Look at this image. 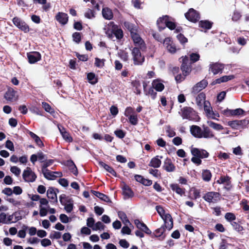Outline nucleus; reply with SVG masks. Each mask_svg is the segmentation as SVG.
I'll return each mask as SVG.
<instances>
[{
  "mask_svg": "<svg viewBox=\"0 0 249 249\" xmlns=\"http://www.w3.org/2000/svg\"><path fill=\"white\" fill-rule=\"evenodd\" d=\"M181 116L183 119L198 121L199 117L196 111L191 107H185L181 110Z\"/></svg>",
  "mask_w": 249,
  "mask_h": 249,
  "instance_id": "nucleus-1",
  "label": "nucleus"
},
{
  "mask_svg": "<svg viewBox=\"0 0 249 249\" xmlns=\"http://www.w3.org/2000/svg\"><path fill=\"white\" fill-rule=\"evenodd\" d=\"M132 60L135 65H142L144 61V57L142 55L141 49L134 47L131 51Z\"/></svg>",
  "mask_w": 249,
  "mask_h": 249,
  "instance_id": "nucleus-2",
  "label": "nucleus"
},
{
  "mask_svg": "<svg viewBox=\"0 0 249 249\" xmlns=\"http://www.w3.org/2000/svg\"><path fill=\"white\" fill-rule=\"evenodd\" d=\"M131 36L135 45V47H138L142 51L146 50V44L138 34L136 32H132Z\"/></svg>",
  "mask_w": 249,
  "mask_h": 249,
  "instance_id": "nucleus-3",
  "label": "nucleus"
},
{
  "mask_svg": "<svg viewBox=\"0 0 249 249\" xmlns=\"http://www.w3.org/2000/svg\"><path fill=\"white\" fill-rule=\"evenodd\" d=\"M203 198L208 203H215L220 200V194L216 192H208L203 196Z\"/></svg>",
  "mask_w": 249,
  "mask_h": 249,
  "instance_id": "nucleus-4",
  "label": "nucleus"
},
{
  "mask_svg": "<svg viewBox=\"0 0 249 249\" xmlns=\"http://www.w3.org/2000/svg\"><path fill=\"white\" fill-rule=\"evenodd\" d=\"M22 178L25 182H33L36 180L37 176L30 167H27L23 172Z\"/></svg>",
  "mask_w": 249,
  "mask_h": 249,
  "instance_id": "nucleus-5",
  "label": "nucleus"
},
{
  "mask_svg": "<svg viewBox=\"0 0 249 249\" xmlns=\"http://www.w3.org/2000/svg\"><path fill=\"white\" fill-rule=\"evenodd\" d=\"M249 124V121L246 119L231 121L228 122V125L234 129L244 128Z\"/></svg>",
  "mask_w": 249,
  "mask_h": 249,
  "instance_id": "nucleus-6",
  "label": "nucleus"
},
{
  "mask_svg": "<svg viewBox=\"0 0 249 249\" xmlns=\"http://www.w3.org/2000/svg\"><path fill=\"white\" fill-rule=\"evenodd\" d=\"M182 64L181 66V70L182 71L183 74L184 76L189 75L191 71V62L189 58L187 56L182 57Z\"/></svg>",
  "mask_w": 249,
  "mask_h": 249,
  "instance_id": "nucleus-7",
  "label": "nucleus"
},
{
  "mask_svg": "<svg viewBox=\"0 0 249 249\" xmlns=\"http://www.w3.org/2000/svg\"><path fill=\"white\" fill-rule=\"evenodd\" d=\"M13 24L20 30L24 33L29 32L30 28L26 22L18 17H15L13 19Z\"/></svg>",
  "mask_w": 249,
  "mask_h": 249,
  "instance_id": "nucleus-8",
  "label": "nucleus"
},
{
  "mask_svg": "<svg viewBox=\"0 0 249 249\" xmlns=\"http://www.w3.org/2000/svg\"><path fill=\"white\" fill-rule=\"evenodd\" d=\"M225 65L219 62H213L209 65V71L214 75L221 73L224 69Z\"/></svg>",
  "mask_w": 249,
  "mask_h": 249,
  "instance_id": "nucleus-9",
  "label": "nucleus"
},
{
  "mask_svg": "<svg viewBox=\"0 0 249 249\" xmlns=\"http://www.w3.org/2000/svg\"><path fill=\"white\" fill-rule=\"evenodd\" d=\"M221 112L225 116L229 117L243 114L244 111L240 108L235 109L227 108L222 110Z\"/></svg>",
  "mask_w": 249,
  "mask_h": 249,
  "instance_id": "nucleus-10",
  "label": "nucleus"
},
{
  "mask_svg": "<svg viewBox=\"0 0 249 249\" xmlns=\"http://www.w3.org/2000/svg\"><path fill=\"white\" fill-rule=\"evenodd\" d=\"M192 154L195 157L200 159H204L208 157L209 153L204 149H200L197 148L192 147L191 150Z\"/></svg>",
  "mask_w": 249,
  "mask_h": 249,
  "instance_id": "nucleus-11",
  "label": "nucleus"
},
{
  "mask_svg": "<svg viewBox=\"0 0 249 249\" xmlns=\"http://www.w3.org/2000/svg\"><path fill=\"white\" fill-rule=\"evenodd\" d=\"M58 191L57 189H55L53 187H49L47 191V196L48 198L50 200V202L53 203L57 202V197L56 193Z\"/></svg>",
  "mask_w": 249,
  "mask_h": 249,
  "instance_id": "nucleus-12",
  "label": "nucleus"
},
{
  "mask_svg": "<svg viewBox=\"0 0 249 249\" xmlns=\"http://www.w3.org/2000/svg\"><path fill=\"white\" fill-rule=\"evenodd\" d=\"M186 18L189 21L195 22L199 19L198 13L193 8L189 10L185 14Z\"/></svg>",
  "mask_w": 249,
  "mask_h": 249,
  "instance_id": "nucleus-13",
  "label": "nucleus"
},
{
  "mask_svg": "<svg viewBox=\"0 0 249 249\" xmlns=\"http://www.w3.org/2000/svg\"><path fill=\"white\" fill-rule=\"evenodd\" d=\"M6 100L10 102H14L18 100V95L17 92L12 88L8 89L4 95Z\"/></svg>",
  "mask_w": 249,
  "mask_h": 249,
  "instance_id": "nucleus-14",
  "label": "nucleus"
},
{
  "mask_svg": "<svg viewBox=\"0 0 249 249\" xmlns=\"http://www.w3.org/2000/svg\"><path fill=\"white\" fill-rule=\"evenodd\" d=\"M111 26L112 32L115 35L117 39H120L123 37V32L121 29L119 28L113 22H110L108 24Z\"/></svg>",
  "mask_w": 249,
  "mask_h": 249,
  "instance_id": "nucleus-15",
  "label": "nucleus"
},
{
  "mask_svg": "<svg viewBox=\"0 0 249 249\" xmlns=\"http://www.w3.org/2000/svg\"><path fill=\"white\" fill-rule=\"evenodd\" d=\"M208 82L206 80L203 79L196 84L192 88V93L193 94H197L199 91L207 87Z\"/></svg>",
  "mask_w": 249,
  "mask_h": 249,
  "instance_id": "nucleus-16",
  "label": "nucleus"
},
{
  "mask_svg": "<svg viewBox=\"0 0 249 249\" xmlns=\"http://www.w3.org/2000/svg\"><path fill=\"white\" fill-rule=\"evenodd\" d=\"M42 173L45 178L50 180H53L57 177H61L62 176V174L61 172H52L49 170H45L44 172Z\"/></svg>",
  "mask_w": 249,
  "mask_h": 249,
  "instance_id": "nucleus-17",
  "label": "nucleus"
},
{
  "mask_svg": "<svg viewBox=\"0 0 249 249\" xmlns=\"http://www.w3.org/2000/svg\"><path fill=\"white\" fill-rule=\"evenodd\" d=\"M69 17L66 13L58 12L55 16V19L61 25L66 24L68 21Z\"/></svg>",
  "mask_w": 249,
  "mask_h": 249,
  "instance_id": "nucleus-18",
  "label": "nucleus"
},
{
  "mask_svg": "<svg viewBox=\"0 0 249 249\" xmlns=\"http://www.w3.org/2000/svg\"><path fill=\"white\" fill-rule=\"evenodd\" d=\"M29 62L34 64L38 61L41 59V54L37 52H34L27 54Z\"/></svg>",
  "mask_w": 249,
  "mask_h": 249,
  "instance_id": "nucleus-19",
  "label": "nucleus"
},
{
  "mask_svg": "<svg viewBox=\"0 0 249 249\" xmlns=\"http://www.w3.org/2000/svg\"><path fill=\"white\" fill-rule=\"evenodd\" d=\"M191 133L194 137L198 138H203L202 129L197 125H193L190 127Z\"/></svg>",
  "mask_w": 249,
  "mask_h": 249,
  "instance_id": "nucleus-20",
  "label": "nucleus"
},
{
  "mask_svg": "<svg viewBox=\"0 0 249 249\" xmlns=\"http://www.w3.org/2000/svg\"><path fill=\"white\" fill-rule=\"evenodd\" d=\"M163 45L170 53H174L176 52L175 45L171 41L170 38L167 37L164 39Z\"/></svg>",
  "mask_w": 249,
  "mask_h": 249,
  "instance_id": "nucleus-21",
  "label": "nucleus"
},
{
  "mask_svg": "<svg viewBox=\"0 0 249 249\" xmlns=\"http://www.w3.org/2000/svg\"><path fill=\"white\" fill-rule=\"evenodd\" d=\"M134 223L137 228L144 232L147 234H150L151 231L149 229L147 226L143 222H141L139 219H136L134 221Z\"/></svg>",
  "mask_w": 249,
  "mask_h": 249,
  "instance_id": "nucleus-22",
  "label": "nucleus"
},
{
  "mask_svg": "<svg viewBox=\"0 0 249 249\" xmlns=\"http://www.w3.org/2000/svg\"><path fill=\"white\" fill-rule=\"evenodd\" d=\"M230 179L231 178L228 176H221L216 182L218 184H225V188L227 190H230L231 187Z\"/></svg>",
  "mask_w": 249,
  "mask_h": 249,
  "instance_id": "nucleus-23",
  "label": "nucleus"
},
{
  "mask_svg": "<svg viewBox=\"0 0 249 249\" xmlns=\"http://www.w3.org/2000/svg\"><path fill=\"white\" fill-rule=\"evenodd\" d=\"M163 168L168 172H174L176 169L175 166L172 163L171 160L168 158L165 159Z\"/></svg>",
  "mask_w": 249,
  "mask_h": 249,
  "instance_id": "nucleus-24",
  "label": "nucleus"
},
{
  "mask_svg": "<svg viewBox=\"0 0 249 249\" xmlns=\"http://www.w3.org/2000/svg\"><path fill=\"white\" fill-rule=\"evenodd\" d=\"M164 222V226L167 229L170 230L173 226V221L171 215L169 213H166L165 216L162 218Z\"/></svg>",
  "mask_w": 249,
  "mask_h": 249,
  "instance_id": "nucleus-25",
  "label": "nucleus"
},
{
  "mask_svg": "<svg viewBox=\"0 0 249 249\" xmlns=\"http://www.w3.org/2000/svg\"><path fill=\"white\" fill-rule=\"evenodd\" d=\"M102 14L103 17L107 20H111L113 18V14L112 10L107 7L103 8Z\"/></svg>",
  "mask_w": 249,
  "mask_h": 249,
  "instance_id": "nucleus-26",
  "label": "nucleus"
},
{
  "mask_svg": "<svg viewBox=\"0 0 249 249\" xmlns=\"http://www.w3.org/2000/svg\"><path fill=\"white\" fill-rule=\"evenodd\" d=\"M169 18L168 16H164L157 20V24L160 31L165 28V25Z\"/></svg>",
  "mask_w": 249,
  "mask_h": 249,
  "instance_id": "nucleus-27",
  "label": "nucleus"
},
{
  "mask_svg": "<svg viewBox=\"0 0 249 249\" xmlns=\"http://www.w3.org/2000/svg\"><path fill=\"white\" fill-rule=\"evenodd\" d=\"M162 158V156H156L151 160L148 165L155 168L160 167L161 163L160 159Z\"/></svg>",
  "mask_w": 249,
  "mask_h": 249,
  "instance_id": "nucleus-28",
  "label": "nucleus"
},
{
  "mask_svg": "<svg viewBox=\"0 0 249 249\" xmlns=\"http://www.w3.org/2000/svg\"><path fill=\"white\" fill-rule=\"evenodd\" d=\"M147 83L145 82H143V88L144 92L146 95H149L151 96L153 99H155L157 96V92L154 91V88L152 87L150 88L148 91L146 90Z\"/></svg>",
  "mask_w": 249,
  "mask_h": 249,
  "instance_id": "nucleus-29",
  "label": "nucleus"
},
{
  "mask_svg": "<svg viewBox=\"0 0 249 249\" xmlns=\"http://www.w3.org/2000/svg\"><path fill=\"white\" fill-rule=\"evenodd\" d=\"M202 135L203 138H210L214 137L213 131L210 128L205 125H202Z\"/></svg>",
  "mask_w": 249,
  "mask_h": 249,
  "instance_id": "nucleus-30",
  "label": "nucleus"
},
{
  "mask_svg": "<svg viewBox=\"0 0 249 249\" xmlns=\"http://www.w3.org/2000/svg\"><path fill=\"white\" fill-rule=\"evenodd\" d=\"M59 130L63 138V139L68 142L72 141V138L70 136L69 133L66 131L65 129L61 126H58Z\"/></svg>",
  "mask_w": 249,
  "mask_h": 249,
  "instance_id": "nucleus-31",
  "label": "nucleus"
},
{
  "mask_svg": "<svg viewBox=\"0 0 249 249\" xmlns=\"http://www.w3.org/2000/svg\"><path fill=\"white\" fill-rule=\"evenodd\" d=\"M233 78L234 76L232 75H225L219 78L215 79L212 82V84L215 85L216 84H221L222 83L226 82L229 80L232 79Z\"/></svg>",
  "mask_w": 249,
  "mask_h": 249,
  "instance_id": "nucleus-32",
  "label": "nucleus"
},
{
  "mask_svg": "<svg viewBox=\"0 0 249 249\" xmlns=\"http://www.w3.org/2000/svg\"><path fill=\"white\" fill-rule=\"evenodd\" d=\"M152 87L157 91H161L164 89V85L159 80L156 79L153 81Z\"/></svg>",
  "mask_w": 249,
  "mask_h": 249,
  "instance_id": "nucleus-33",
  "label": "nucleus"
},
{
  "mask_svg": "<svg viewBox=\"0 0 249 249\" xmlns=\"http://www.w3.org/2000/svg\"><path fill=\"white\" fill-rule=\"evenodd\" d=\"M205 94L203 92L200 93L196 97V103L197 106L201 107L204 104V102H207L205 101Z\"/></svg>",
  "mask_w": 249,
  "mask_h": 249,
  "instance_id": "nucleus-34",
  "label": "nucleus"
},
{
  "mask_svg": "<svg viewBox=\"0 0 249 249\" xmlns=\"http://www.w3.org/2000/svg\"><path fill=\"white\" fill-rule=\"evenodd\" d=\"M29 134L30 137L35 141L37 145L40 147H42L44 146L43 143L38 136L31 131H29Z\"/></svg>",
  "mask_w": 249,
  "mask_h": 249,
  "instance_id": "nucleus-35",
  "label": "nucleus"
},
{
  "mask_svg": "<svg viewBox=\"0 0 249 249\" xmlns=\"http://www.w3.org/2000/svg\"><path fill=\"white\" fill-rule=\"evenodd\" d=\"M207 124L209 127L216 131H220L223 129L224 128L223 126L220 124L215 123L212 121H207Z\"/></svg>",
  "mask_w": 249,
  "mask_h": 249,
  "instance_id": "nucleus-36",
  "label": "nucleus"
},
{
  "mask_svg": "<svg viewBox=\"0 0 249 249\" xmlns=\"http://www.w3.org/2000/svg\"><path fill=\"white\" fill-rule=\"evenodd\" d=\"M171 188L173 191H175L180 196H182L185 194V189L180 188L177 184H171Z\"/></svg>",
  "mask_w": 249,
  "mask_h": 249,
  "instance_id": "nucleus-37",
  "label": "nucleus"
},
{
  "mask_svg": "<svg viewBox=\"0 0 249 249\" xmlns=\"http://www.w3.org/2000/svg\"><path fill=\"white\" fill-rule=\"evenodd\" d=\"M91 192L94 196L104 201L109 202L110 201L109 198L104 194L95 191H91Z\"/></svg>",
  "mask_w": 249,
  "mask_h": 249,
  "instance_id": "nucleus-38",
  "label": "nucleus"
},
{
  "mask_svg": "<svg viewBox=\"0 0 249 249\" xmlns=\"http://www.w3.org/2000/svg\"><path fill=\"white\" fill-rule=\"evenodd\" d=\"M123 195L126 198L132 197L134 196L133 191L128 186L125 185L123 188Z\"/></svg>",
  "mask_w": 249,
  "mask_h": 249,
  "instance_id": "nucleus-39",
  "label": "nucleus"
},
{
  "mask_svg": "<svg viewBox=\"0 0 249 249\" xmlns=\"http://www.w3.org/2000/svg\"><path fill=\"white\" fill-rule=\"evenodd\" d=\"M87 79L89 82L92 85H95L98 82V78L93 72H89L88 74Z\"/></svg>",
  "mask_w": 249,
  "mask_h": 249,
  "instance_id": "nucleus-40",
  "label": "nucleus"
},
{
  "mask_svg": "<svg viewBox=\"0 0 249 249\" xmlns=\"http://www.w3.org/2000/svg\"><path fill=\"white\" fill-rule=\"evenodd\" d=\"M99 164L101 167H103L105 170H106L107 172L110 173L113 176L115 177L116 176V172L112 167L109 166L108 165L106 164L103 162H100Z\"/></svg>",
  "mask_w": 249,
  "mask_h": 249,
  "instance_id": "nucleus-41",
  "label": "nucleus"
},
{
  "mask_svg": "<svg viewBox=\"0 0 249 249\" xmlns=\"http://www.w3.org/2000/svg\"><path fill=\"white\" fill-rule=\"evenodd\" d=\"M202 178L205 181H209L212 178V174L209 170H204L202 172Z\"/></svg>",
  "mask_w": 249,
  "mask_h": 249,
  "instance_id": "nucleus-42",
  "label": "nucleus"
},
{
  "mask_svg": "<svg viewBox=\"0 0 249 249\" xmlns=\"http://www.w3.org/2000/svg\"><path fill=\"white\" fill-rule=\"evenodd\" d=\"M199 26L202 28L209 30L211 28L212 23L208 20H201L199 22Z\"/></svg>",
  "mask_w": 249,
  "mask_h": 249,
  "instance_id": "nucleus-43",
  "label": "nucleus"
},
{
  "mask_svg": "<svg viewBox=\"0 0 249 249\" xmlns=\"http://www.w3.org/2000/svg\"><path fill=\"white\" fill-rule=\"evenodd\" d=\"M118 216L119 218L122 220L124 224L127 225V224H130V222L129 220L127 219L126 215L124 212H119Z\"/></svg>",
  "mask_w": 249,
  "mask_h": 249,
  "instance_id": "nucleus-44",
  "label": "nucleus"
},
{
  "mask_svg": "<svg viewBox=\"0 0 249 249\" xmlns=\"http://www.w3.org/2000/svg\"><path fill=\"white\" fill-rule=\"evenodd\" d=\"M132 85L133 87L135 88L134 92L137 94H140L141 93L140 88H141V84L139 81H135L132 82Z\"/></svg>",
  "mask_w": 249,
  "mask_h": 249,
  "instance_id": "nucleus-45",
  "label": "nucleus"
},
{
  "mask_svg": "<svg viewBox=\"0 0 249 249\" xmlns=\"http://www.w3.org/2000/svg\"><path fill=\"white\" fill-rule=\"evenodd\" d=\"M124 27L127 28L132 35V32H136L134 29V25L129 22L125 21L124 22Z\"/></svg>",
  "mask_w": 249,
  "mask_h": 249,
  "instance_id": "nucleus-46",
  "label": "nucleus"
},
{
  "mask_svg": "<svg viewBox=\"0 0 249 249\" xmlns=\"http://www.w3.org/2000/svg\"><path fill=\"white\" fill-rule=\"evenodd\" d=\"M241 16L242 15L240 12L235 10L232 14L231 19L233 21L236 22L241 18Z\"/></svg>",
  "mask_w": 249,
  "mask_h": 249,
  "instance_id": "nucleus-47",
  "label": "nucleus"
},
{
  "mask_svg": "<svg viewBox=\"0 0 249 249\" xmlns=\"http://www.w3.org/2000/svg\"><path fill=\"white\" fill-rule=\"evenodd\" d=\"M84 16L87 18L91 19L95 17V13L93 10L88 9L85 12Z\"/></svg>",
  "mask_w": 249,
  "mask_h": 249,
  "instance_id": "nucleus-48",
  "label": "nucleus"
},
{
  "mask_svg": "<svg viewBox=\"0 0 249 249\" xmlns=\"http://www.w3.org/2000/svg\"><path fill=\"white\" fill-rule=\"evenodd\" d=\"M225 218L229 222H233V220H235V215L232 213H227L225 215Z\"/></svg>",
  "mask_w": 249,
  "mask_h": 249,
  "instance_id": "nucleus-49",
  "label": "nucleus"
},
{
  "mask_svg": "<svg viewBox=\"0 0 249 249\" xmlns=\"http://www.w3.org/2000/svg\"><path fill=\"white\" fill-rule=\"evenodd\" d=\"M156 210L162 219L165 216L166 213H165V211L162 206L160 205L157 206Z\"/></svg>",
  "mask_w": 249,
  "mask_h": 249,
  "instance_id": "nucleus-50",
  "label": "nucleus"
},
{
  "mask_svg": "<svg viewBox=\"0 0 249 249\" xmlns=\"http://www.w3.org/2000/svg\"><path fill=\"white\" fill-rule=\"evenodd\" d=\"M128 119L129 123L132 125H135L138 124V119L137 115L135 114L128 117Z\"/></svg>",
  "mask_w": 249,
  "mask_h": 249,
  "instance_id": "nucleus-51",
  "label": "nucleus"
},
{
  "mask_svg": "<svg viewBox=\"0 0 249 249\" xmlns=\"http://www.w3.org/2000/svg\"><path fill=\"white\" fill-rule=\"evenodd\" d=\"M42 106L43 108L46 111L49 112L50 113H52L54 112L53 109L51 107L50 105H49L47 103L42 102Z\"/></svg>",
  "mask_w": 249,
  "mask_h": 249,
  "instance_id": "nucleus-52",
  "label": "nucleus"
},
{
  "mask_svg": "<svg viewBox=\"0 0 249 249\" xmlns=\"http://www.w3.org/2000/svg\"><path fill=\"white\" fill-rule=\"evenodd\" d=\"M134 114L135 111L132 107H129L125 108L124 114L126 117H128Z\"/></svg>",
  "mask_w": 249,
  "mask_h": 249,
  "instance_id": "nucleus-53",
  "label": "nucleus"
},
{
  "mask_svg": "<svg viewBox=\"0 0 249 249\" xmlns=\"http://www.w3.org/2000/svg\"><path fill=\"white\" fill-rule=\"evenodd\" d=\"M53 162V160H46L44 163H43L42 167V173L44 172L45 170H48L47 168L49 167V166L51 165Z\"/></svg>",
  "mask_w": 249,
  "mask_h": 249,
  "instance_id": "nucleus-54",
  "label": "nucleus"
},
{
  "mask_svg": "<svg viewBox=\"0 0 249 249\" xmlns=\"http://www.w3.org/2000/svg\"><path fill=\"white\" fill-rule=\"evenodd\" d=\"M232 228L237 231H241L243 230V227L238 223L233 221L231 223Z\"/></svg>",
  "mask_w": 249,
  "mask_h": 249,
  "instance_id": "nucleus-55",
  "label": "nucleus"
},
{
  "mask_svg": "<svg viewBox=\"0 0 249 249\" xmlns=\"http://www.w3.org/2000/svg\"><path fill=\"white\" fill-rule=\"evenodd\" d=\"M61 237V233L58 231H53L52 232L49 236V237L51 239H58L60 238Z\"/></svg>",
  "mask_w": 249,
  "mask_h": 249,
  "instance_id": "nucleus-56",
  "label": "nucleus"
},
{
  "mask_svg": "<svg viewBox=\"0 0 249 249\" xmlns=\"http://www.w3.org/2000/svg\"><path fill=\"white\" fill-rule=\"evenodd\" d=\"M105 227V226L101 222L98 221L95 224L94 228H93V231L104 230Z\"/></svg>",
  "mask_w": 249,
  "mask_h": 249,
  "instance_id": "nucleus-57",
  "label": "nucleus"
},
{
  "mask_svg": "<svg viewBox=\"0 0 249 249\" xmlns=\"http://www.w3.org/2000/svg\"><path fill=\"white\" fill-rule=\"evenodd\" d=\"M199 55L197 53H192L190 55V61L192 63H194L198 61L199 59Z\"/></svg>",
  "mask_w": 249,
  "mask_h": 249,
  "instance_id": "nucleus-58",
  "label": "nucleus"
},
{
  "mask_svg": "<svg viewBox=\"0 0 249 249\" xmlns=\"http://www.w3.org/2000/svg\"><path fill=\"white\" fill-rule=\"evenodd\" d=\"M114 134L119 138H124L125 135V133L121 129H117L114 131Z\"/></svg>",
  "mask_w": 249,
  "mask_h": 249,
  "instance_id": "nucleus-59",
  "label": "nucleus"
},
{
  "mask_svg": "<svg viewBox=\"0 0 249 249\" xmlns=\"http://www.w3.org/2000/svg\"><path fill=\"white\" fill-rule=\"evenodd\" d=\"M10 171L12 173L14 174L16 176H18L21 173L20 169L17 166H12L10 168Z\"/></svg>",
  "mask_w": 249,
  "mask_h": 249,
  "instance_id": "nucleus-60",
  "label": "nucleus"
},
{
  "mask_svg": "<svg viewBox=\"0 0 249 249\" xmlns=\"http://www.w3.org/2000/svg\"><path fill=\"white\" fill-rule=\"evenodd\" d=\"M166 132L169 137H173L176 135V133L169 126L166 127Z\"/></svg>",
  "mask_w": 249,
  "mask_h": 249,
  "instance_id": "nucleus-61",
  "label": "nucleus"
},
{
  "mask_svg": "<svg viewBox=\"0 0 249 249\" xmlns=\"http://www.w3.org/2000/svg\"><path fill=\"white\" fill-rule=\"evenodd\" d=\"M95 220L92 217H89L87 220V225L88 227L91 228L93 230L94 226Z\"/></svg>",
  "mask_w": 249,
  "mask_h": 249,
  "instance_id": "nucleus-62",
  "label": "nucleus"
},
{
  "mask_svg": "<svg viewBox=\"0 0 249 249\" xmlns=\"http://www.w3.org/2000/svg\"><path fill=\"white\" fill-rule=\"evenodd\" d=\"M165 228L164 226L161 227L160 228L157 229L155 231V234L156 237H160L164 232Z\"/></svg>",
  "mask_w": 249,
  "mask_h": 249,
  "instance_id": "nucleus-63",
  "label": "nucleus"
},
{
  "mask_svg": "<svg viewBox=\"0 0 249 249\" xmlns=\"http://www.w3.org/2000/svg\"><path fill=\"white\" fill-rule=\"evenodd\" d=\"M72 38L74 41L79 43L81 41V35L80 33L75 32L72 35Z\"/></svg>",
  "mask_w": 249,
  "mask_h": 249,
  "instance_id": "nucleus-64",
  "label": "nucleus"
}]
</instances>
